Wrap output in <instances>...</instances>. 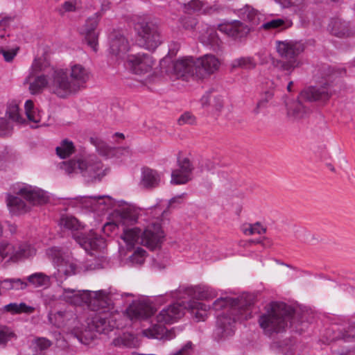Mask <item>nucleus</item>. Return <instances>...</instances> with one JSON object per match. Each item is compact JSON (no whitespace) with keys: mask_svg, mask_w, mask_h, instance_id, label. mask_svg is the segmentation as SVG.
<instances>
[{"mask_svg":"<svg viewBox=\"0 0 355 355\" xmlns=\"http://www.w3.org/2000/svg\"><path fill=\"white\" fill-rule=\"evenodd\" d=\"M343 72L342 70H336L329 64H322L314 74L317 85L304 89L300 94L297 100L287 105L288 115L295 119H301L309 111L304 102L328 101L334 93L332 83Z\"/></svg>","mask_w":355,"mask_h":355,"instance_id":"nucleus-1","label":"nucleus"},{"mask_svg":"<svg viewBox=\"0 0 355 355\" xmlns=\"http://www.w3.org/2000/svg\"><path fill=\"white\" fill-rule=\"evenodd\" d=\"M121 229L123 233L121 238L130 247H132L140 240L141 244L153 250L160 245L164 238V232L158 223H153L148 225L142 234L141 230L137 227Z\"/></svg>","mask_w":355,"mask_h":355,"instance_id":"nucleus-6","label":"nucleus"},{"mask_svg":"<svg viewBox=\"0 0 355 355\" xmlns=\"http://www.w3.org/2000/svg\"><path fill=\"white\" fill-rule=\"evenodd\" d=\"M101 17V15L99 12L88 17L82 31L85 42L94 52L98 51L99 33L96 31V28Z\"/></svg>","mask_w":355,"mask_h":355,"instance_id":"nucleus-15","label":"nucleus"},{"mask_svg":"<svg viewBox=\"0 0 355 355\" xmlns=\"http://www.w3.org/2000/svg\"><path fill=\"white\" fill-rule=\"evenodd\" d=\"M3 311L12 314H19L17 303H10L3 307Z\"/></svg>","mask_w":355,"mask_h":355,"instance_id":"nucleus-56","label":"nucleus"},{"mask_svg":"<svg viewBox=\"0 0 355 355\" xmlns=\"http://www.w3.org/2000/svg\"><path fill=\"white\" fill-rule=\"evenodd\" d=\"M180 293L187 295L189 297L194 300H208L216 297L217 293L212 288L207 286H196L185 288H180Z\"/></svg>","mask_w":355,"mask_h":355,"instance_id":"nucleus-19","label":"nucleus"},{"mask_svg":"<svg viewBox=\"0 0 355 355\" xmlns=\"http://www.w3.org/2000/svg\"><path fill=\"white\" fill-rule=\"evenodd\" d=\"M50 76L47 78L45 75L37 76L35 80L29 85V90L32 94L40 93L45 87L49 89Z\"/></svg>","mask_w":355,"mask_h":355,"instance_id":"nucleus-28","label":"nucleus"},{"mask_svg":"<svg viewBox=\"0 0 355 355\" xmlns=\"http://www.w3.org/2000/svg\"><path fill=\"white\" fill-rule=\"evenodd\" d=\"M139 212V209L131 205L122 207L116 215L115 222L107 223L104 225L103 227V232L108 234L107 231H112L116 227H121V228H125L133 227L138 221Z\"/></svg>","mask_w":355,"mask_h":355,"instance_id":"nucleus-13","label":"nucleus"},{"mask_svg":"<svg viewBox=\"0 0 355 355\" xmlns=\"http://www.w3.org/2000/svg\"><path fill=\"white\" fill-rule=\"evenodd\" d=\"M335 339H343L347 342L355 339V323L350 324L343 331H340L338 336L332 338V340Z\"/></svg>","mask_w":355,"mask_h":355,"instance_id":"nucleus-43","label":"nucleus"},{"mask_svg":"<svg viewBox=\"0 0 355 355\" xmlns=\"http://www.w3.org/2000/svg\"><path fill=\"white\" fill-rule=\"evenodd\" d=\"M49 91L62 98L77 93L69 79V71L62 69L53 70L51 73Z\"/></svg>","mask_w":355,"mask_h":355,"instance_id":"nucleus-11","label":"nucleus"},{"mask_svg":"<svg viewBox=\"0 0 355 355\" xmlns=\"http://www.w3.org/2000/svg\"><path fill=\"white\" fill-rule=\"evenodd\" d=\"M47 254L49 256L51 257L53 259H58V261L60 259V257L61 256V252L58 248L53 247V248H49L47 250Z\"/></svg>","mask_w":355,"mask_h":355,"instance_id":"nucleus-57","label":"nucleus"},{"mask_svg":"<svg viewBox=\"0 0 355 355\" xmlns=\"http://www.w3.org/2000/svg\"><path fill=\"white\" fill-rule=\"evenodd\" d=\"M185 195H186V193H182L181 195H179V196H175V197L172 198L169 200V205L172 206V205L174 204V203H178V204L182 203V198L184 197Z\"/></svg>","mask_w":355,"mask_h":355,"instance_id":"nucleus-62","label":"nucleus"},{"mask_svg":"<svg viewBox=\"0 0 355 355\" xmlns=\"http://www.w3.org/2000/svg\"><path fill=\"white\" fill-rule=\"evenodd\" d=\"M127 62L132 72L138 75L150 72L154 64L152 56L148 53L130 55Z\"/></svg>","mask_w":355,"mask_h":355,"instance_id":"nucleus-16","label":"nucleus"},{"mask_svg":"<svg viewBox=\"0 0 355 355\" xmlns=\"http://www.w3.org/2000/svg\"><path fill=\"white\" fill-rule=\"evenodd\" d=\"M55 70L53 67H51L50 64L45 59L39 58L35 59L32 67L31 76H35L40 72H47L49 76Z\"/></svg>","mask_w":355,"mask_h":355,"instance_id":"nucleus-27","label":"nucleus"},{"mask_svg":"<svg viewBox=\"0 0 355 355\" xmlns=\"http://www.w3.org/2000/svg\"><path fill=\"white\" fill-rule=\"evenodd\" d=\"M77 269L76 265L70 261L62 259L58 264V272L60 276L64 275L66 277L76 274Z\"/></svg>","mask_w":355,"mask_h":355,"instance_id":"nucleus-33","label":"nucleus"},{"mask_svg":"<svg viewBox=\"0 0 355 355\" xmlns=\"http://www.w3.org/2000/svg\"><path fill=\"white\" fill-rule=\"evenodd\" d=\"M178 168L182 170L184 175L182 176V180H191V175L194 169V167L189 158L184 157L183 159L178 158Z\"/></svg>","mask_w":355,"mask_h":355,"instance_id":"nucleus-36","label":"nucleus"},{"mask_svg":"<svg viewBox=\"0 0 355 355\" xmlns=\"http://www.w3.org/2000/svg\"><path fill=\"white\" fill-rule=\"evenodd\" d=\"M56 153L62 159L67 158L71 155L75 151L73 143L68 139L62 141L60 146L56 147Z\"/></svg>","mask_w":355,"mask_h":355,"instance_id":"nucleus-34","label":"nucleus"},{"mask_svg":"<svg viewBox=\"0 0 355 355\" xmlns=\"http://www.w3.org/2000/svg\"><path fill=\"white\" fill-rule=\"evenodd\" d=\"M17 196L7 195V206L14 214H21L29 210V206L21 200L23 197L30 205H42L47 202L48 198L42 190L33 189L31 187H23L15 191Z\"/></svg>","mask_w":355,"mask_h":355,"instance_id":"nucleus-7","label":"nucleus"},{"mask_svg":"<svg viewBox=\"0 0 355 355\" xmlns=\"http://www.w3.org/2000/svg\"><path fill=\"white\" fill-rule=\"evenodd\" d=\"M18 49H19L18 48H17L15 49H12V50H8V51L1 49L0 53L3 55L4 60L6 62H11L13 60V58H15V56L17 55V52Z\"/></svg>","mask_w":355,"mask_h":355,"instance_id":"nucleus-54","label":"nucleus"},{"mask_svg":"<svg viewBox=\"0 0 355 355\" xmlns=\"http://www.w3.org/2000/svg\"><path fill=\"white\" fill-rule=\"evenodd\" d=\"M14 254L15 247L12 245L6 242L0 243V263L7 257L9 258V260L15 261Z\"/></svg>","mask_w":355,"mask_h":355,"instance_id":"nucleus-40","label":"nucleus"},{"mask_svg":"<svg viewBox=\"0 0 355 355\" xmlns=\"http://www.w3.org/2000/svg\"><path fill=\"white\" fill-rule=\"evenodd\" d=\"M81 7L80 0H69L64 1L59 8L58 12L63 15L67 12H75Z\"/></svg>","mask_w":355,"mask_h":355,"instance_id":"nucleus-41","label":"nucleus"},{"mask_svg":"<svg viewBox=\"0 0 355 355\" xmlns=\"http://www.w3.org/2000/svg\"><path fill=\"white\" fill-rule=\"evenodd\" d=\"M196 123V117L189 112L182 114L178 120L180 125H193Z\"/></svg>","mask_w":355,"mask_h":355,"instance_id":"nucleus-48","label":"nucleus"},{"mask_svg":"<svg viewBox=\"0 0 355 355\" xmlns=\"http://www.w3.org/2000/svg\"><path fill=\"white\" fill-rule=\"evenodd\" d=\"M110 51L115 56L125 54L129 48L128 42L122 31L114 30L110 35Z\"/></svg>","mask_w":355,"mask_h":355,"instance_id":"nucleus-18","label":"nucleus"},{"mask_svg":"<svg viewBox=\"0 0 355 355\" xmlns=\"http://www.w3.org/2000/svg\"><path fill=\"white\" fill-rule=\"evenodd\" d=\"M97 150L99 152L100 154L106 155L109 153V148L108 147L102 142L95 143Z\"/></svg>","mask_w":355,"mask_h":355,"instance_id":"nucleus-59","label":"nucleus"},{"mask_svg":"<svg viewBox=\"0 0 355 355\" xmlns=\"http://www.w3.org/2000/svg\"><path fill=\"white\" fill-rule=\"evenodd\" d=\"M24 107L27 118H30V112L35 110L33 102L31 100L26 101L24 105Z\"/></svg>","mask_w":355,"mask_h":355,"instance_id":"nucleus-60","label":"nucleus"},{"mask_svg":"<svg viewBox=\"0 0 355 355\" xmlns=\"http://www.w3.org/2000/svg\"><path fill=\"white\" fill-rule=\"evenodd\" d=\"M273 96L274 92L272 89L264 92L261 95V97L253 110L254 113L258 114L261 109L266 108L268 105V103L272 99Z\"/></svg>","mask_w":355,"mask_h":355,"instance_id":"nucleus-37","label":"nucleus"},{"mask_svg":"<svg viewBox=\"0 0 355 355\" xmlns=\"http://www.w3.org/2000/svg\"><path fill=\"white\" fill-rule=\"evenodd\" d=\"M33 344L35 345L37 350L43 351L51 347L52 343L49 339L41 337L35 339Z\"/></svg>","mask_w":355,"mask_h":355,"instance_id":"nucleus-50","label":"nucleus"},{"mask_svg":"<svg viewBox=\"0 0 355 355\" xmlns=\"http://www.w3.org/2000/svg\"><path fill=\"white\" fill-rule=\"evenodd\" d=\"M165 72L175 76L177 78L186 79L197 73V64L192 57L182 58L168 63Z\"/></svg>","mask_w":355,"mask_h":355,"instance_id":"nucleus-14","label":"nucleus"},{"mask_svg":"<svg viewBox=\"0 0 355 355\" xmlns=\"http://www.w3.org/2000/svg\"><path fill=\"white\" fill-rule=\"evenodd\" d=\"M27 281L35 288L48 286L50 284L49 276L42 272H35L29 275Z\"/></svg>","mask_w":355,"mask_h":355,"instance_id":"nucleus-32","label":"nucleus"},{"mask_svg":"<svg viewBox=\"0 0 355 355\" xmlns=\"http://www.w3.org/2000/svg\"><path fill=\"white\" fill-rule=\"evenodd\" d=\"M11 281L12 279H6L3 281H1V288L6 291L12 290Z\"/></svg>","mask_w":355,"mask_h":355,"instance_id":"nucleus-61","label":"nucleus"},{"mask_svg":"<svg viewBox=\"0 0 355 355\" xmlns=\"http://www.w3.org/2000/svg\"><path fill=\"white\" fill-rule=\"evenodd\" d=\"M59 167L67 175L81 173L87 182L100 181L105 175L101 161L94 155L62 162Z\"/></svg>","mask_w":355,"mask_h":355,"instance_id":"nucleus-5","label":"nucleus"},{"mask_svg":"<svg viewBox=\"0 0 355 355\" xmlns=\"http://www.w3.org/2000/svg\"><path fill=\"white\" fill-rule=\"evenodd\" d=\"M240 14L243 18H246L253 25L259 24V12L250 6L246 5L240 10Z\"/></svg>","mask_w":355,"mask_h":355,"instance_id":"nucleus-35","label":"nucleus"},{"mask_svg":"<svg viewBox=\"0 0 355 355\" xmlns=\"http://www.w3.org/2000/svg\"><path fill=\"white\" fill-rule=\"evenodd\" d=\"M201 42L207 46H210L214 51H218L221 48L222 41L220 40L216 31L209 28L201 36Z\"/></svg>","mask_w":355,"mask_h":355,"instance_id":"nucleus-26","label":"nucleus"},{"mask_svg":"<svg viewBox=\"0 0 355 355\" xmlns=\"http://www.w3.org/2000/svg\"><path fill=\"white\" fill-rule=\"evenodd\" d=\"M6 114L8 115L10 119L17 123H22L24 121L22 116L19 114V106L15 103H11L8 105Z\"/></svg>","mask_w":355,"mask_h":355,"instance_id":"nucleus-42","label":"nucleus"},{"mask_svg":"<svg viewBox=\"0 0 355 355\" xmlns=\"http://www.w3.org/2000/svg\"><path fill=\"white\" fill-rule=\"evenodd\" d=\"M126 311L131 320H144L154 313L153 308L143 302L130 304Z\"/></svg>","mask_w":355,"mask_h":355,"instance_id":"nucleus-22","label":"nucleus"},{"mask_svg":"<svg viewBox=\"0 0 355 355\" xmlns=\"http://www.w3.org/2000/svg\"><path fill=\"white\" fill-rule=\"evenodd\" d=\"M146 254V250L141 248H138L133 254L130 257V260L132 263L141 265L144 261Z\"/></svg>","mask_w":355,"mask_h":355,"instance_id":"nucleus-47","label":"nucleus"},{"mask_svg":"<svg viewBox=\"0 0 355 355\" xmlns=\"http://www.w3.org/2000/svg\"><path fill=\"white\" fill-rule=\"evenodd\" d=\"M243 232L245 234L252 235L254 234H261L266 232V228L263 227L259 223L248 224L243 227Z\"/></svg>","mask_w":355,"mask_h":355,"instance_id":"nucleus-44","label":"nucleus"},{"mask_svg":"<svg viewBox=\"0 0 355 355\" xmlns=\"http://www.w3.org/2000/svg\"><path fill=\"white\" fill-rule=\"evenodd\" d=\"M110 5V3L108 1H107V0L103 1L101 3V11L105 12V11L109 10Z\"/></svg>","mask_w":355,"mask_h":355,"instance_id":"nucleus-64","label":"nucleus"},{"mask_svg":"<svg viewBox=\"0 0 355 355\" xmlns=\"http://www.w3.org/2000/svg\"><path fill=\"white\" fill-rule=\"evenodd\" d=\"M329 27L331 33L338 37H349L354 34L353 31L349 28V23L339 18L332 19Z\"/></svg>","mask_w":355,"mask_h":355,"instance_id":"nucleus-25","label":"nucleus"},{"mask_svg":"<svg viewBox=\"0 0 355 355\" xmlns=\"http://www.w3.org/2000/svg\"><path fill=\"white\" fill-rule=\"evenodd\" d=\"M28 119L35 123H42V116L40 113H36L35 110L30 112V118H28Z\"/></svg>","mask_w":355,"mask_h":355,"instance_id":"nucleus-58","label":"nucleus"},{"mask_svg":"<svg viewBox=\"0 0 355 355\" xmlns=\"http://www.w3.org/2000/svg\"><path fill=\"white\" fill-rule=\"evenodd\" d=\"M276 49L279 55L288 61L273 60V67L278 71L285 72L286 75H291L298 65L295 58L303 51L302 46L293 41H277Z\"/></svg>","mask_w":355,"mask_h":355,"instance_id":"nucleus-8","label":"nucleus"},{"mask_svg":"<svg viewBox=\"0 0 355 355\" xmlns=\"http://www.w3.org/2000/svg\"><path fill=\"white\" fill-rule=\"evenodd\" d=\"M251 318V307L239 309L234 312V314L230 312L223 313L217 317L214 334L218 339L232 336L234 333L236 322L247 320Z\"/></svg>","mask_w":355,"mask_h":355,"instance_id":"nucleus-10","label":"nucleus"},{"mask_svg":"<svg viewBox=\"0 0 355 355\" xmlns=\"http://www.w3.org/2000/svg\"><path fill=\"white\" fill-rule=\"evenodd\" d=\"M73 236L86 251L90 250H101L104 248L106 245L105 239L94 233H92L89 236H86L82 233H77L74 234Z\"/></svg>","mask_w":355,"mask_h":355,"instance_id":"nucleus-17","label":"nucleus"},{"mask_svg":"<svg viewBox=\"0 0 355 355\" xmlns=\"http://www.w3.org/2000/svg\"><path fill=\"white\" fill-rule=\"evenodd\" d=\"M36 254V250L31 244L24 243L15 248L14 257L15 261L19 259L29 258Z\"/></svg>","mask_w":355,"mask_h":355,"instance_id":"nucleus-30","label":"nucleus"},{"mask_svg":"<svg viewBox=\"0 0 355 355\" xmlns=\"http://www.w3.org/2000/svg\"><path fill=\"white\" fill-rule=\"evenodd\" d=\"M254 304L253 296L250 294H243L237 297H221L216 300L212 304V309L220 311L226 309V313L234 314L235 311L243 308L252 307Z\"/></svg>","mask_w":355,"mask_h":355,"instance_id":"nucleus-12","label":"nucleus"},{"mask_svg":"<svg viewBox=\"0 0 355 355\" xmlns=\"http://www.w3.org/2000/svg\"><path fill=\"white\" fill-rule=\"evenodd\" d=\"M60 225L71 232L78 231L84 227L78 219L72 216H62L60 220Z\"/></svg>","mask_w":355,"mask_h":355,"instance_id":"nucleus-31","label":"nucleus"},{"mask_svg":"<svg viewBox=\"0 0 355 355\" xmlns=\"http://www.w3.org/2000/svg\"><path fill=\"white\" fill-rule=\"evenodd\" d=\"M291 26V22L286 21L282 19H274L261 25V28L265 30L284 29Z\"/></svg>","mask_w":355,"mask_h":355,"instance_id":"nucleus-38","label":"nucleus"},{"mask_svg":"<svg viewBox=\"0 0 355 355\" xmlns=\"http://www.w3.org/2000/svg\"><path fill=\"white\" fill-rule=\"evenodd\" d=\"M161 177L159 173L154 169L144 167L141 169L140 185L147 189H152L159 185Z\"/></svg>","mask_w":355,"mask_h":355,"instance_id":"nucleus-23","label":"nucleus"},{"mask_svg":"<svg viewBox=\"0 0 355 355\" xmlns=\"http://www.w3.org/2000/svg\"><path fill=\"white\" fill-rule=\"evenodd\" d=\"M12 127L9 122L3 117L0 118V136H6L10 133Z\"/></svg>","mask_w":355,"mask_h":355,"instance_id":"nucleus-51","label":"nucleus"},{"mask_svg":"<svg viewBox=\"0 0 355 355\" xmlns=\"http://www.w3.org/2000/svg\"><path fill=\"white\" fill-rule=\"evenodd\" d=\"M12 290H24L28 286L27 282L19 278H12Z\"/></svg>","mask_w":355,"mask_h":355,"instance_id":"nucleus-53","label":"nucleus"},{"mask_svg":"<svg viewBox=\"0 0 355 355\" xmlns=\"http://www.w3.org/2000/svg\"><path fill=\"white\" fill-rule=\"evenodd\" d=\"M203 6V3L199 0H191L184 5V11L188 14L200 11Z\"/></svg>","mask_w":355,"mask_h":355,"instance_id":"nucleus-45","label":"nucleus"},{"mask_svg":"<svg viewBox=\"0 0 355 355\" xmlns=\"http://www.w3.org/2000/svg\"><path fill=\"white\" fill-rule=\"evenodd\" d=\"M17 306L19 309V314L21 313H31L35 311L34 307L28 306L24 302L17 304Z\"/></svg>","mask_w":355,"mask_h":355,"instance_id":"nucleus-55","label":"nucleus"},{"mask_svg":"<svg viewBox=\"0 0 355 355\" xmlns=\"http://www.w3.org/2000/svg\"><path fill=\"white\" fill-rule=\"evenodd\" d=\"M197 73L203 69L205 73L211 74L217 71L220 66L218 59L213 55L207 54L196 61Z\"/></svg>","mask_w":355,"mask_h":355,"instance_id":"nucleus-24","label":"nucleus"},{"mask_svg":"<svg viewBox=\"0 0 355 355\" xmlns=\"http://www.w3.org/2000/svg\"><path fill=\"white\" fill-rule=\"evenodd\" d=\"M17 336L15 331L9 327L0 325V345L6 346L7 343Z\"/></svg>","mask_w":355,"mask_h":355,"instance_id":"nucleus-39","label":"nucleus"},{"mask_svg":"<svg viewBox=\"0 0 355 355\" xmlns=\"http://www.w3.org/2000/svg\"><path fill=\"white\" fill-rule=\"evenodd\" d=\"M69 75L76 92L85 88L86 83L89 79V73L83 66L80 64L72 66Z\"/></svg>","mask_w":355,"mask_h":355,"instance_id":"nucleus-21","label":"nucleus"},{"mask_svg":"<svg viewBox=\"0 0 355 355\" xmlns=\"http://www.w3.org/2000/svg\"><path fill=\"white\" fill-rule=\"evenodd\" d=\"M265 310L266 312L259 318V324L268 336L284 331L294 313L291 306L278 302H270Z\"/></svg>","mask_w":355,"mask_h":355,"instance_id":"nucleus-4","label":"nucleus"},{"mask_svg":"<svg viewBox=\"0 0 355 355\" xmlns=\"http://www.w3.org/2000/svg\"><path fill=\"white\" fill-rule=\"evenodd\" d=\"M193 350V343L187 342L181 349L171 355H191Z\"/></svg>","mask_w":355,"mask_h":355,"instance_id":"nucleus-52","label":"nucleus"},{"mask_svg":"<svg viewBox=\"0 0 355 355\" xmlns=\"http://www.w3.org/2000/svg\"><path fill=\"white\" fill-rule=\"evenodd\" d=\"M230 66L232 69L241 68L250 70L256 67L257 63L252 57H241L233 60Z\"/></svg>","mask_w":355,"mask_h":355,"instance_id":"nucleus-29","label":"nucleus"},{"mask_svg":"<svg viewBox=\"0 0 355 355\" xmlns=\"http://www.w3.org/2000/svg\"><path fill=\"white\" fill-rule=\"evenodd\" d=\"M187 309L198 321L204 320L207 306L198 301H189L174 303L163 309L156 317L159 324L143 331V335L148 338L171 340L175 337L172 330H168L162 324H172L177 322L184 314Z\"/></svg>","mask_w":355,"mask_h":355,"instance_id":"nucleus-3","label":"nucleus"},{"mask_svg":"<svg viewBox=\"0 0 355 355\" xmlns=\"http://www.w3.org/2000/svg\"><path fill=\"white\" fill-rule=\"evenodd\" d=\"M180 23L186 30H193L198 24L197 19L192 16H184L180 17Z\"/></svg>","mask_w":355,"mask_h":355,"instance_id":"nucleus-46","label":"nucleus"},{"mask_svg":"<svg viewBox=\"0 0 355 355\" xmlns=\"http://www.w3.org/2000/svg\"><path fill=\"white\" fill-rule=\"evenodd\" d=\"M138 44L150 51H154L162 42L158 25L150 20L141 19L135 24Z\"/></svg>","mask_w":355,"mask_h":355,"instance_id":"nucleus-9","label":"nucleus"},{"mask_svg":"<svg viewBox=\"0 0 355 355\" xmlns=\"http://www.w3.org/2000/svg\"><path fill=\"white\" fill-rule=\"evenodd\" d=\"M218 30L229 37L239 39L246 36L250 32V28L240 21H233L220 24L218 26Z\"/></svg>","mask_w":355,"mask_h":355,"instance_id":"nucleus-20","label":"nucleus"},{"mask_svg":"<svg viewBox=\"0 0 355 355\" xmlns=\"http://www.w3.org/2000/svg\"><path fill=\"white\" fill-rule=\"evenodd\" d=\"M184 175L180 168H176L171 172V182L173 184H183L188 182L189 180H182V176Z\"/></svg>","mask_w":355,"mask_h":355,"instance_id":"nucleus-49","label":"nucleus"},{"mask_svg":"<svg viewBox=\"0 0 355 355\" xmlns=\"http://www.w3.org/2000/svg\"><path fill=\"white\" fill-rule=\"evenodd\" d=\"M91 309L96 311L87 318L84 330L77 334L78 339L83 344H87L96 337L95 333L108 334L116 327V321L112 313L102 310L108 305L109 297L104 291L85 293L82 300Z\"/></svg>","mask_w":355,"mask_h":355,"instance_id":"nucleus-2","label":"nucleus"},{"mask_svg":"<svg viewBox=\"0 0 355 355\" xmlns=\"http://www.w3.org/2000/svg\"><path fill=\"white\" fill-rule=\"evenodd\" d=\"M65 314V312L64 311H57L55 313L53 314L51 312L49 313V321L51 322V323H53V318H55V319L57 318V317H59L60 318H62Z\"/></svg>","mask_w":355,"mask_h":355,"instance_id":"nucleus-63","label":"nucleus"}]
</instances>
